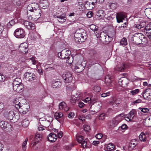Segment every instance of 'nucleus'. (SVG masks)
Masks as SVG:
<instances>
[{"instance_id":"obj_49","label":"nucleus","mask_w":151,"mask_h":151,"mask_svg":"<svg viewBox=\"0 0 151 151\" xmlns=\"http://www.w3.org/2000/svg\"><path fill=\"white\" fill-rule=\"evenodd\" d=\"M142 102V100L140 99H138L135 101H133L132 102V105H136L137 104H138L141 103Z\"/></svg>"},{"instance_id":"obj_61","label":"nucleus","mask_w":151,"mask_h":151,"mask_svg":"<svg viewBox=\"0 0 151 151\" xmlns=\"http://www.w3.org/2000/svg\"><path fill=\"white\" fill-rule=\"evenodd\" d=\"M78 118L79 119L82 121H84L85 120V118L83 115L79 116L78 117Z\"/></svg>"},{"instance_id":"obj_35","label":"nucleus","mask_w":151,"mask_h":151,"mask_svg":"<svg viewBox=\"0 0 151 151\" xmlns=\"http://www.w3.org/2000/svg\"><path fill=\"white\" fill-rule=\"evenodd\" d=\"M106 149L108 151H112L114 150H115L114 146L113 144L111 143H109L107 145Z\"/></svg>"},{"instance_id":"obj_9","label":"nucleus","mask_w":151,"mask_h":151,"mask_svg":"<svg viewBox=\"0 0 151 151\" xmlns=\"http://www.w3.org/2000/svg\"><path fill=\"white\" fill-rule=\"evenodd\" d=\"M62 77L65 82L67 83L71 82L73 79L71 74L68 72L64 73L62 75Z\"/></svg>"},{"instance_id":"obj_46","label":"nucleus","mask_w":151,"mask_h":151,"mask_svg":"<svg viewBox=\"0 0 151 151\" xmlns=\"http://www.w3.org/2000/svg\"><path fill=\"white\" fill-rule=\"evenodd\" d=\"M139 89H137L130 91V93H131L132 95L134 96L139 93Z\"/></svg>"},{"instance_id":"obj_63","label":"nucleus","mask_w":151,"mask_h":151,"mask_svg":"<svg viewBox=\"0 0 151 151\" xmlns=\"http://www.w3.org/2000/svg\"><path fill=\"white\" fill-rule=\"evenodd\" d=\"M56 135H57L58 137L59 138H61L63 136V133L61 131H60L59 132H58L57 134H56Z\"/></svg>"},{"instance_id":"obj_40","label":"nucleus","mask_w":151,"mask_h":151,"mask_svg":"<svg viewBox=\"0 0 151 151\" xmlns=\"http://www.w3.org/2000/svg\"><path fill=\"white\" fill-rule=\"evenodd\" d=\"M135 142H136L135 140H132L131 141L129 145V147L132 148H134L136 145V143Z\"/></svg>"},{"instance_id":"obj_5","label":"nucleus","mask_w":151,"mask_h":151,"mask_svg":"<svg viewBox=\"0 0 151 151\" xmlns=\"http://www.w3.org/2000/svg\"><path fill=\"white\" fill-rule=\"evenodd\" d=\"M14 35L16 37L19 38H24L25 36L24 31L21 28L16 29L14 32Z\"/></svg>"},{"instance_id":"obj_60","label":"nucleus","mask_w":151,"mask_h":151,"mask_svg":"<svg viewBox=\"0 0 151 151\" xmlns=\"http://www.w3.org/2000/svg\"><path fill=\"white\" fill-rule=\"evenodd\" d=\"M115 18V15L113 14L109 16L108 17H107V19L109 20H112L114 18Z\"/></svg>"},{"instance_id":"obj_57","label":"nucleus","mask_w":151,"mask_h":151,"mask_svg":"<svg viewBox=\"0 0 151 151\" xmlns=\"http://www.w3.org/2000/svg\"><path fill=\"white\" fill-rule=\"evenodd\" d=\"M93 14L92 12L89 11L86 14V15L87 17L88 18H90L92 17Z\"/></svg>"},{"instance_id":"obj_44","label":"nucleus","mask_w":151,"mask_h":151,"mask_svg":"<svg viewBox=\"0 0 151 151\" xmlns=\"http://www.w3.org/2000/svg\"><path fill=\"white\" fill-rule=\"evenodd\" d=\"M124 68V64H123L120 67L117 66V67L115 68V69L118 71H122L123 70Z\"/></svg>"},{"instance_id":"obj_19","label":"nucleus","mask_w":151,"mask_h":151,"mask_svg":"<svg viewBox=\"0 0 151 151\" xmlns=\"http://www.w3.org/2000/svg\"><path fill=\"white\" fill-rule=\"evenodd\" d=\"M63 52V55H64L63 56L61 57V59H67L69 60L70 59L69 55L71 54V51L69 50H65L62 51Z\"/></svg>"},{"instance_id":"obj_26","label":"nucleus","mask_w":151,"mask_h":151,"mask_svg":"<svg viewBox=\"0 0 151 151\" xmlns=\"http://www.w3.org/2000/svg\"><path fill=\"white\" fill-rule=\"evenodd\" d=\"M63 116V114L62 113L56 112L54 114V117L56 119H60L58 121L60 123H61L62 121V118Z\"/></svg>"},{"instance_id":"obj_6","label":"nucleus","mask_w":151,"mask_h":151,"mask_svg":"<svg viewBox=\"0 0 151 151\" xmlns=\"http://www.w3.org/2000/svg\"><path fill=\"white\" fill-rule=\"evenodd\" d=\"M126 14L124 12H119L116 13V18L117 23L123 22V20L127 19Z\"/></svg>"},{"instance_id":"obj_21","label":"nucleus","mask_w":151,"mask_h":151,"mask_svg":"<svg viewBox=\"0 0 151 151\" xmlns=\"http://www.w3.org/2000/svg\"><path fill=\"white\" fill-rule=\"evenodd\" d=\"M57 137L56 134L53 133H51L48 136V139L49 141L52 142H54L56 140Z\"/></svg>"},{"instance_id":"obj_59","label":"nucleus","mask_w":151,"mask_h":151,"mask_svg":"<svg viewBox=\"0 0 151 151\" xmlns=\"http://www.w3.org/2000/svg\"><path fill=\"white\" fill-rule=\"evenodd\" d=\"M110 92H108L105 93H103L101 94V96L102 97H105L109 95Z\"/></svg>"},{"instance_id":"obj_2","label":"nucleus","mask_w":151,"mask_h":151,"mask_svg":"<svg viewBox=\"0 0 151 151\" xmlns=\"http://www.w3.org/2000/svg\"><path fill=\"white\" fill-rule=\"evenodd\" d=\"M101 57L99 54L95 51L91 52L90 57V64L91 66L99 63Z\"/></svg>"},{"instance_id":"obj_45","label":"nucleus","mask_w":151,"mask_h":151,"mask_svg":"<svg viewBox=\"0 0 151 151\" xmlns=\"http://www.w3.org/2000/svg\"><path fill=\"white\" fill-rule=\"evenodd\" d=\"M144 32L145 31H149L151 30V23H150L146 25L144 28Z\"/></svg>"},{"instance_id":"obj_10","label":"nucleus","mask_w":151,"mask_h":151,"mask_svg":"<svg viewBox=\"0 0 151 151\" xmlns=\"http://www.w3.org/2000/svg\"><path fill=\"white\" fill-rule=\"evenodd\" d=\"M19 50L20 52L23 54L27 53L28 50L27 44L26 43H23L20 44Z\"/></svg>"},{"instance_id":"obj_54","label":"nucleus","mask_w":151,"mask_h":151,"mask_svg":"<svg viewBox=\"0 0 151 151\" xmlns=\"http://www.w3.org/2000/svg\"><path fill=\"white\" fill-rule=\"evenodd\" d=\"M77 140L78 142L80 143H81L82 142V141L83 140V137L81 136H80L78 137L77 138Z\"/></svg>"},{"instance_id":"obj_56","label":"nucleus","mask_w":151,"mask_h":151,"mask_svg":"<svg viewBox=\"0 0 151 151\" xmlns=\"http://www.w3.org/2000/svg\"><path fill=\"white\" fill-rule=\"evenodd\" d=\"M95 137L96 138L100 139L102 138V137H103V135L101 133H99L96 134Z\"/></svg>"},{"instance_id":"obj_39","label":"nucleus","mask_w":151,"mask_h":151,"mask_svg":"<svg viewBox=\"0 0 151 151\" xmlns=\"http://www.w3.org/2000/svg\"><path fill=\"white\" fill-rule=\"evenodd\" d=\"M90 28L91 30L94 32H96V31H98V27L94 24H91L90 26Z\"/></svg>"},{"instance_id":"obj_32","label":"nucleus","mask_w":151,"mask_h":151,"mask_svg":"<svg viewBox=\"0 0 151 151\" xmlns=\"http://www.w3.org/2000/svg\"><path fill=\"white\" fill-rule=\"evenodd\" d=\"M108 5L109 9L112 10H115L118 7V4L116 3H110Z\"/></svg>"},{"instance_id":"obj_30","label":"nucleus","mask_w":151,"mask_h":151,"mask_svg":"<svg viewBox=\"0 0 151 151\" xmlns=\"http://www.w3.org/2000/svg\"><path fill=\"white\" fill-rule=\"evenodd\" d=\"M52 87L54 88H57L61 85V82L59 81H54L52 82Z\"/></svg>"},{"instance_id":"obj_48","label":"nucleus","mask_w":151,"mask_h":151,"mask_svg":"<svg viewBox=\"0 0 151 151\" xmlns=\"http://www.w3.org/2000/svg\"><path fill=\"white\" fill-rule=\"evenodd\" d=\"M15 24V22L13 20H11L7 24V26L8 27H10L14 25Z\"/></svg>"},{"instance_id":"obj_47","label":"nucleus","mask_w":151,"mask_h":151,"mask_svg":"<svg viewBox=\"0 0 151 151\" xmlns=\"http://www.w3.org/2000/svg\"><path fill=\"white\" fill-rule=\"evenodd\" d=\"M24 88L23 85L22 84H19L18 85L17 90V92H20L22 91V90Z\"/></svg>"},{"instance_id":"obj_62","label":"nucleus","mask_w":151,"mask_h":151,"mask_svg":"<svg viewBox=\"0 0 151 151\" xmlns=\"http://www.w3.org/2000/svg\"><path fill=\"white\" fill-rule=\"evenodd\" d=\"M4 29V26L2 24L0 23V35L1 34Z\"/></svg>"},{"instance_id":"obj_4","label":"nucleus","mask_w":151,"mask_h":151,"mask_svg":"<svg viewBox=\"0 0 151 151\" xmlns=\"http://www.w3.org/2000/svg\"><path fill=\"white\" fill-rule=\"evenodd\" d=\"M102 106L101 102L99 101H97L93 104V106H91L90 109V113L94 114L100 111Z\"/></svg>"},{"instance_id":"obj_36","label":"nucleus","mask_w":151,"mask_h":151,"mask_svg":"<svg viewBox=\"0 0 151 151\" xmlns=\"http://www.w3.org/2000/svg\"><path fill=\"white\" fill-rule=\"evenodd\" d=\"M29 124V121L26 119H24L22 122V124L23 127H27Z\"/></svg>"},{"instance_id":"obj_11","label":"nucleus","mask_w":151,"mask_h":151,"mask_svg":"<svg viewBox=\"0 0 151 151\" xmlns=\"http://www.w3.org/2000/svg\"><path fill=\"white\" fill-rule=\"evenodd\" d=\"M136 111L135 110L131 111L124 118V119L127 122L132 121L134 117Z\"/></svg>"},{"instance_id":"obj_7","label":"nucleus","mask_w":151,"mask_h":151,"mask_svg":"<svg viewBox=\"0 0 151 151\" xmlns=\"http://www.w3.org/2000/svg\"><path fill=\"white\" fill-rule=\"evenodd\" d=\"M24 77L26 81H32L35 79L36 78V76L33 73L27 72L24 73Z\"/></svg>"},{"instance_id":"obj_3","label":"nucleus","mask_w":151,"mask_h":151,"mask_svg":"<svg viewBox=\"0 0 151 151\" xmlns=\"http://www.w3.org/2000/svg\"><path fill=\"white\" fill-rule=\"evenodd\" d=\"M16 112L18 113V112L14 110L11 111L9 112L5 111L4 112V115L5 117L10 120L11 122H14L19 118V116L16 115Z\"/></svg>"},{"instance_id":"obj_64","label":"nucleus","mask_w":151,"mask_h":151,"mask_svg":"<svg viewBox=\"0 0 151 151\" xmlns=\"http://www.w3.org/2000/svg\"><path fill=\"white\" fill-rule=\"evenodd\" d=\"M149 31H145V32L146 35L150 39H151V32H148Z\"/></svg>"},{"instance_id":"obj_43","label":"nucleus","mask_w":151,"mask_h":151,"mask_svg":"<svg viewBox=\"0 0 151 151\" xmlns=\"http://www.w3.org/2000/svg\"><path fill=\"white\" fill-rule=\"evenodd\" d=\"M28 139L26 138L25 141L24 142L22 145V149L24 151H26V144H27V141H28Z\"/></svg>"},{"instance_id":"obj_51","label":"nucleus","mask_w":151,"mask_h":151,"mask_svg":"<svg viewBox=\"0 0 151 151\" xmlns=\"http://www.w3.org/2000/svg\"><path fill=\"white\" fill-rule=\"evenodd\" d=\"M93 90L96 92H99L100 91L101 88L99 86H96L93 88Z\"/></svg>"},{"instance_id":"obj_41","label":"nucleus","mask_w":151,"mask_h":151,"mask_svg":"<svg viewBox=\"0 0 151 151\" xmlns=\"http://www.w3.org/2000/svg\"><path fill=\"white\" fill-rule=\"evenodd\" d=\"M94 32L95 33V35L97 38H100V40L102 39V37L103 36H102L101 35H102V34L101 33H100L99 29L98 30V31H96V32Z\"/></svg>"},{"instance_id":"obj_12","label":"nucleus","mask_w":151,"mask_h":151,"mask_svg":"<svg viewBox=\"0 0 151 151\" xmlns=\"http://www.w3.org/2000/svg\"><path fill=\"white\" fill-rule=\"evenodd\" d=\"M124 116L123 114H121L117 115L112 121V127H114L117 125L121 121L122 117H123Z\"/></svg>"},{"instance_id":"obj_13","label":"nucleus","mask_w":151,"mask_h":151,"mask_svg":"<svg viewBox=\"0 0 151 151\" xmlns=\"http://www.w3.org/2000/svg\"><path fill=\"white\" fill-rule=\"evenodd\" d=\"M23 24L28 29L33 30L35 29L34 24L27 21H23Z\"/></svg>"},{"instance_id":"obj_38","label":"nucleus","mask_w":151,"mask_h":151,"mask_svg":"<svg viewBox=\"0 0 151 151\" xmlns=\"http://www.w3.org/2000/svg\"><path fill=\"white\" fill-rule=\"evenodd\" d=\"M139 109L140 110V112H142L145 113H148L150 111V109L147 108H139Z\"/></svg>"},{"instance_id":"obj_50","label":"nucleus","mask_w":151,"mask_h":151,"mask_svg":"<svg viewBox=\"0 0 151 151\" xmlns=\"http://www.w3.org/2000/svg\"><path fill=\"white\" fill-rule=\"evenodd\" d=\"M84 129L85 131L89 132L90 130V127L88 125H85L84 126Z\"/></svg>"},{"instance_id":"obj_31","label":"nucleus","mask_w":151,"mask_h":151,"mask_svg":"<svg viewBox=\"0 0 151 151\" xmlns=\"http://www.w3.org/2000/svg\"><path fill=\"white\" fill-rule=\"evenodd\" d=\"M139 139L141 141L145 142L146 141L147 136L146 134L143 132H142L139 136Z\"/></svg>"},{"instance_id":"obj_8","label":"nucleus","mask_w":151,"mask_h":151,"mask_svg":"<svg viewBox=\"0 0 151 151\" xmlns=\"http://www.w3.org/2000/svg\"><path fill=\"white\" fill-rule=\"evenodd\" d=\"M44 119H45V118H40L39 120L40 123V124H42V125L43 127H48L50 125V122L52 121V117H50L49 120H44Z\"/></svg>"},{"instance_id":"obj_37","label":"nucleus","mask_w":151,"mask_h":151,"mask_svg":"<svg viewBox=\"0 0 151 151\" xmlns=\"http://www.w3.org/2000/svg\"><path fill=\"white\" fill-rule=\"evenodd\" d=\"M21 80L19 78H16L13 83V85H19L21 84Z\"/></svg>"},{"instance_id":"obj_28","label":"nucleus","mask_w":151,"mask_h":151,"mask_svg":"<svg viewBox=\"0 0 151 151\" xmlns=\"http://www.w3.org/2000/svg\"><path fill=\"white\" fill-rule=\"evenodd\" d=\"M105 15V12L103 10H100L98 11L96 15L100 19H102L104 17Z\"/></svg>"},{"instance_id":"obj_15","label":"nucleus","mask_w":151,"mask_h":151,"mask_svg":"<svg viewBox=\"0 0 151 151\" xmlns=\"http://www.w3.org/2000/svg\"><path fill=\"white\" fill-rule=\"evenodd\" d=\"M42 139L41 135L39 133H37L35 137L34 141H32L31 142V145H33V146L36 144L38 142Z\"/></svg>"},{"instance_id":"obj_29","label":"nucleus","mask_w":151,"mask_h":151,"mask_svg":"<svg viewBox=\"0 0 151 151\" xmlns=\"http://www.w3.org/2000/svg\"><path fill=\"white\" fill-rule=\"evenodd\" d=\"M54 17L55 18L57 17L59 19L58 20V21L59 22L61 23H63L65 21L66 17L64 16H62L61 15L57 16L56 15H54Z\"/></svg>"},{"instance_id":"obj_34","label":"nucleus","mask_w":151,"mask_h":151,"mask_svg":"<svg viewBox=\"0 0 151 151\" xmlns=\"http://www.w3.org/2000/svg\"><path fill=\"white\" fill-rule=\"evenodd\" d=\"M111 78L108 76L105 78V81L107 86L110 87L111 86Z\"/></svg>"},{"instance_id":"obj_23","label":"nucleus","mask_w":151,"mask_h":151,"mask_svg":"<svg viewBox=\"0 0 151 151\" xmlns=\"http://www.w3.org/2000/svg\"><path fill=\"white\" fill-rule=\"evenodd\" d=\"M13 104L14 105L16 108L17 109H20L22 105L21 103H20V101L19 100V99L18 98H16L14 99L13 101Z\"/></svg>"},{"instance_id":"obj_52","label":"nucleus","mask_w":151,"mask_h":151,"mask_svg":"<svg viewBox=\"0 0 151 151\" xmlns=\"http://www.w3.org/2000/svg\"><path fill=\"white\" fill-rule=\"evenodd\" d=\"M105 115L104 113H102L99 116V120H103L105 118Z\"/></svg>"},{"instance_id":"obj_24","label":"nucleus","mask_w":151,"mask_h":151,"mask_svg":"<svg viewBox=\"0 0 151 151\" xmlns=\"http://www.w3.org/2000/svg\"><path fill=\"white\" fill-rule=\"evenodd\" d=\"M146 25V22L145 21H142L140 22V24H135L134 27L138 29H140L141 28L145 27Z\"/></svg>"},{"instance_id":"obj_25","label":"nucleus","mask_w":151,"mask_h":151,"mask_svg":"<svg viewBox=\"0 0 151 151\" xmlns=\"http://www.w3.org/2000/svg\"><path fill=\"white\" fill-rule=\"evenodd\" d=\"M113 36H110L109 35H104L102 37V39L101 40L104 42L105 41L106 42H110L112 40V37Z\"/></svg>"},{"instance_id":"obj_42","label":"nucleus","mask_w":151,"mask_h":151,"mask_svg":"<svg viewBox=\"0 0 151 151\" xmlns=\"http://www.w3.org/2000/svg\"><path fill=\"white\" fill-rule=\"evenodd\" d=\"M127 44V40L126 38H123L120 42V45H126Z\"/></svg>"},{"instance_id":"obj_53","label":"nucleus","mask_w":151,"mask_h":151,"mask_svg":"<svg viewBox=\"0 0 151 151\" xmlns=\"http://www.w3.org/2000/svg\"><path fill=\"white\" fill-rule=\"evenodd\" d=\"M82 146H83V147H88L87 146V142L86 140H84L81 143Z\"/></svg>"},{"instance_id":"obj_17","label":"nucleus","mask_w":151,"mask_h":151,"mask_svg":"<svg viewBox=\"0 0 151 151\" xmlns=\"http://www.w3.org/2000/svg\"><path fill=\"white\" fill-rule=\"evenodd\" d=\"M59 108L60 110H63L67 112L69 110V107L67 106L66 103L64 102H62L60 103L59 105Z\"/></svg>"},{"instance_id":"obj_18","label":"nucleus","mask_w":151,"mask_h":151,"mask_svg":"<svg viewBox=\"0 0 151 151\" xmlns=\"http://www.w3.org/2000/svg\"><path fill=\"white\" fill-rule=\"evenodd\" d=\"M32 7L35 8L37 12L39 13L40 12V9L39 8L38 5L36 3H32L29 5L27 8V10H30Z\"/></svg>"},{"instance_id":"obj_27","label":"nucleus","mask_w":151,"mask_h":151,"mask_svg":"<svg viewBox=\"0 0 151 151\" xmlns=\"http://www.w3.org/2000/svg\"><path fill=\"white\" fill-rule=\"evenodd\" d=\"M127 80V79L125 77L121 78L119 80V84L121 86H123V85L127 84L126 81Z\"/></svg>"},{"instance_id":"obj_20","label":"nucleus","mask_w":151,"mask_h":151,"mask_svg":"<svg viewBox=\"0 0 151 151\" xmlns=\"http://www.w3.org/2000/svg\"><path fill=\"white\" fill-rule=\"evenodd\" d=\"M37 12V11H35L33 12L35 14V16H34V17H32L30 16L29 17L28 16L29 19V20H32V19L33 18L34 19L33 20H36L40 17L41 16L40 14L41 13V10L40 9V12L39 13Z\"/></svg>"},{"instance_id":"obj_33","label":"nucleus","mask_w":151,"mask_h":151,"mask_svg":"<svg viewBox=\"0 0 151 151\" xmlns=\"http://www.w3.org/2000/svg\"><path fill=\"white\" fill-rule=\"evenodd\" d=\"M145 13L146 16L149 19H151V8L145 9Z\"/></svg>"},{"instance_id":"obj_14","label":"nucleus","mask_w":151,"mask_h":151,"mask_svg":"<svg viewBox=\"0 0 151 151\" xmlns=\"http://www.w3.org/2000/svg\"><path fill=\"white\" fill-rule=\"evenodd\" d=\"M97 4L96 2L93 1L91 2H90L88 1H86L85 3V7L88 10H91L93 9L95 5H96Z\"/></svg>"},{"instance_id":"obj_1","label":"nucleus","mask_w":151,"mask_h":151,"mask_svg":"<svg viewBox=\"0 0 151 151\" xmlns=\"http://www.w3.org/2000/svg\"><path fill=\"white\" fill-rule=\"evenodd\" d=\"M75 40L77 42H83L87 38L85 30L81 29L77 30L74 34Z\"/></svg>"},{"instance_id":"obj_58","label":"nucleus","mask_w":151,"mask_h":151,"mask_svg":"<svg viewBox=\"0 0 151 151\" xmlns=\"http://www.w3.org/2000/svg\"><path fill=\"white\" fill-rule=\"evenodd\" d=\"M75 115L74 113L73 112H70L68 115V117L70 118H73Z\"/></svg>"},{"instance_id":"obj_22","label":"nucleus","mask_w":151,"mask_h":151,"mask_svg":"<svg viewBox=\"0 0 151 151\" xmlns=\"http://www.w3.org/2000/svg\"><path fill=\"white\" fill-rule=\"evenodd\" d=\"M0 126L1 128L4 129L7 127L9 128L11 127V126L10 124L8 123L7 122L4 121H1L0 122Z\"/></svg>"},{"instance_id":"obj_55","label":"nucleus","mask_w":151,"mask_h":151,"mask_svg":"<svg viewBox=\"0 0 151 151\" xmlns=\"http://www.w3.org/2000/svg\"><path fill=\"white\" fill-rule=\"evenodd\" d=\"M5 80L4 76L0 73V82H4Z\"/></svg>"},{"instance_id":"obj_16","label":"nucleus","mask_w":151,"mask_h":151,"mask_svg":"<svg viewBox=\"0 0 151 151\" xmlns=\"http://www.w3.org/2000/svg\"><path fill=\"white\" fill-rule=\"evenodd\" d=\"M22 108L20 107V109H18L19 111L23 114H26L28 111L29 109V106L27 105H24L23 106L21 105Z\"/></svg>"}]
</instances>
